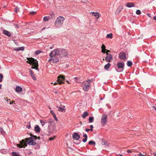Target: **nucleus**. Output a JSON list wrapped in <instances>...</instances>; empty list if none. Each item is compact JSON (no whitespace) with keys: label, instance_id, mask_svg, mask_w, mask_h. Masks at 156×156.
<instances>
[{"label":"nucleus","instance_id":"1","mask_svg":"<svg viewBox=\"0 0 156 156\" xmlns=\"http://www.w3.org/2000/svg\"><path fill=\"white\" fill-rule=\"evenodd\" d=\"M30 137L28 138H26L25 140L23 139L20 141V144H17L16 145L18 147L21 148L23 147H25L27 146V144H28L30 145H34L36 144V143L34 142L35 139H38V140L40 139L39 136L37 137L36 136L33 135L32 134H30Z\"/></svg>","mask_w":156,"mask_h":156},{"label":"nucleus","instance_id":"2","mask_svg":"<svg viewBox=\"0 0 156 156\" xmlns=\"http://www.w3.org/2000/svg\"><path fill=\"white\" fill-rule=\"evenodd\" d=\"M60 48L55 49L53 50L49 55L50 59L48 62H50L51 65L56 63L59 61L58 58H60Z\"/></svg>","mask_w":156,"mask_h":156},{"label":"nucleus","instance_id":"3","mask_svg":"<svg viewBox=\"0 0 156 156\" xmlns=\"http://www.w3.org/2000/svg\"><path fill=\"white\" fill-rule=\"evenodd\" d=\"M27 59L28 61L27 62L32 66L31 67L32 69H35L37 70L38 69V62L36 60H35L32 58H27Z\"/></svg>","mask_w":156,"mask_h":156},{"label":"nucleus","instance_id":"4","mask_svg":"<svg viewBox=\"0 0 156 156\" xmlns=\"http://www.w3.org/2000/svg\"><path fill=\"white\" fill-rule=\"evenodd\" d=\"M64 20V18L62 16L58 17L55 23V25L57 27H61L63 23Z\"/></svg>","mask_w":156,"mask_h":156},{"label":"nucleus","instance_id":"5","mask_svg":"<svg viewBox=\"0 0 156 156\" xmlns=\"http://www.w3.org/2000/svg\"><path fill=\"white\" fill-rule=\"evenodd\" d=\"M65 76L64 75H60L57 77V80L56 82L54 83V85H56L57 84L60 85L64 83Z\"/></svg>","mask_w":156,"mask_h":156},{"label":"nucleus","instance_id":"6","mask_svg":"<svg viewBox=\"0 0 156 156\" xmlns=\"http://www.w3.org/2000/svg\"><path fill=\"white\" fill-rule=\"evenodd\" d=\"M81 86L83 89L85 91H87L90 89V84L89 83H87L86 82H83L81 83Z\"/></svg>","mask_w":156,"mask_h":156},{"label":"nucleus","instance_id":"7","mask_svg":"<svg viewBox=\"0 0 156 156\" xmlns=\"http://www.w3.org/2000/svg\"><path fill=\"white\" fill-rule=\"evenodd\" d=\"M107 115L106 114L103 115L101 117V123L102 125L106 124L107 121Z\"/></svg>","mask_w":156,"mask_h":156},{"label":"nucleus","instance_id":"8","mask_svg":"<svg viewBox=\"0 0 156 156\" xmlns=\"http://www.w3.org/2000/svg\"><path fill=\"white\" fill-rule=\"evenodd\" d=\"M60 57L63 56H67L68 53L65 49L60 48Z\"/></svg>","mask_w":156,"mask_h":156},{"label":"nucleus","instance_id":"9","mask_svg":"<svg viewBox=\"0 0 156 156\" xmlns=\"http://www.w3.org/2000/svg\"><path fill=\"white\" fill-rule=\"evenodd\" d=\"M117 67L119 69H120V70L118 71L119 72L121 71L123 69L124 67V63L123 62H119L117 64Z\"/></svg>","mask_w":156,"mask_h":156},{"label":"nucleus","instance_id":"10","mask_svg":"<svg viewBox=\"0 0 156 156\" xmlns=\"http://www.w3.org/2000/svg\"><path fill=\"white\" fill-rule=\"evenodd\" d=\"M119 57L121 59L125 60L126 58V55L123 52H121L119 54Z\"/></svg>","mask_w":156,"mask_h":156},{"label":"nucleus","instance_id":"11","mask_svg":"<svg viewBox=\"0 0 156 156\" xmlns=\"http://www.w3.org/2000/svg\"><path fill=\"white\" fill-rule=\"evenodd\" d=\"M107 56L105 58V60L107 61L110 62L113 59L112 55L110 54L107 53Z\"/></svg>","mask_w":156,"mask_h":156},{"label":"nucleus","instance_id":"12","mask_svg":"<svg viewBox=\"0 0 156 156\" xmlns=\"http://www.w3.org/2000/svg\"><path fill=\"white\" fill-rule=\"evenodd\" d=\"M73 137L74 139L78 140L80 138L79 135L78 133H74L73 135Z\"/></svg>","mask_w":156,"mask_h":156},{"label":"nucleus","instance_id":"13","mask_svg":"<svg viewBox=\"0 0 156 156\" xmlns=\"http://www.w3.org/2000/svg\"><path fill=\"white\" fill-rule=\"evenodd\" d=\"M22 88L19 86H17L16 87L15 89V91H16V92H17L18 93L22 91Z\"/></svg>","mask_w":156,"mask_h":156},{"label":"nucleus","instance_id":"14","mask_svg":"<svg viewBox=\"0 0 156 156\" xmlns=\"http://www.w3.org/2000/svg\"><path fill=\"white\" fill-rule=\"evenodd\" d=\"M30 74L31 75V76L32 77V79L34 80H36V78L35 77V76H34V74L33 73V71L30 69Z\"/></svg>","mask_w":156,"mask_h":156},{"label":"nucleus","instance_id":"15","mask_svg":"<svg viewBox=\"0 0 156 156\" xmlns=\"http://www.w3.org/2000/svg\"><path fill=\"white\" fill-rule=\"evenodd\" d=\"M3 33L7 36L9 37L11 35L10 33L6 30H4L3 32Z\"/></svg>","mask_w":156,"mask_h":156},{"label":"nucleus","instance_id":"16","mask_svg":"<svg viewBox=\"0 0 156 156\" xmlns=\"http://www.w3.org/2000/svg\"><path fill=\"white\" fill-rule=\"evenodd\" d=\"M122 6H120L118 7V8L117 9V10L115 12V14H118L121 11V10H122Z\"/></svg>","mask_w":156,"mask_h":156},{"label":"nucleus","instance_id":"17","mask_svg":"<svg viewBox=\"0 0 156 156\" xmlns=\"http://www.w3.org/2000/svg\"><path fill=\"white\" fill-rule=\"evenodd\" d=\"M126 6L128 7H131L134 6V4L133 3H128L126 4Z\"/></svg>","mask_w":156,"mask_h":156},{"label":"nucleus","instance_id":"18","mask_svg":"<svg viewBox=\"0 0 156 156\" xmlns=\"http://www.w3.org/2000/svg\"><path fill=\"white\" fill-rule=\"evenodd\" d=\"M101 52L104 53H105V51L106 50L105 49V46L103 44L102 45L101 47Z\"/></svg>","mask_w":156,"mask_h":156},{"label":"nucleus","instance_id":"19","mask_svg":"<svg viewBox=\"0 0 156 156\" xmlns=\"http://www.w3.org/2000/svg\"><path fill=\"white\" fill-rule=\"evenodd\" d=\"M88 115H89L88 113L87 112H85L82 115V117L83 118L85 119L86 117L88 116Z\"/></svg>","mask_w":156,"mask_h":156},{"label":"nucleus","instance_id":"20","mask_svg":"<svg viewBox=\"0 0 156 156\" xmlns=\"http://www.w3.org/2000/svg\"><path fill=\"white\" fill-rule=\"evenodd\" d=\"M83 136V137H84V139H83L82 141L83 142L85 143L87 140V135L86 134H84Z\"/></svg>","mask_w":156,"mask_h":156},{"label":"nucleus","instance_id":"21","mask_svg":"<svg viewBox=\"0 0 156 156\" xmlns=\"http://www.w3.org/2000/svg\"><path fill=\"white\" fill-rule=\"evenodd\" d=\"M40 122L42 126H43L45 124L47 123L46 121L42 120H40Z\"/></svg>","mask_w":156,"mask_h":156},{"label":"nucleus","instance_id":"22","mask_svg":"<svg viewBox=\"0 0 156 156\" xmlns=\"http://www.w3.org/2000/svg\"><path fill=\"white\" fill-rule=\"evenodd\" d=\"M35 131L37 133L40 131V128L38 125H37L36 126H35Z\"/></svg>","mask_w":156,"mask_h":156},{"label":"nucleus","instance_id":"23","mask_svg":"<svg viewBox=\"0 0 156 156\" xmlns=\"http://www.w3.org/2000/svg\"><path fill=\"white\" fill-rule=\"evenodd\" d=\"M111 66V64L110 63H108L107 64L105 65L104 66V69H108L109 68H110Z\"/></svg>","mask_w":156,"mask_h":156},{"label":"nucleus","instance_id":"24","mask_svg":"<svg viewBox=\"0 0 156 156\" xmlns=\"http://www.w3.org/2000/svg\"><path fill=\"white\" fill-rule=\"evenodd\" d=\"M91 13H92L93 15L97 18H98L99 17V16L98 13L92 12Z\"/></svg>","mask_w":156,"mask_h":156},{"label":"nucleus","instance_id":"25","mask_svg":"<svg viewBox=\"0 0 156 156\" xmlns=\"http://www.w3.org/2000/svg\"><path fill=\"white\" fill-rule=\"evenodd\" d=\"M51 112L52 114V115H53V117L55 118V119L56 121H57L58 119L56 117V115H55V113L52 111H51Z\"/></svg>","mask_w":156,"mask_h":156},{"label":"nucleus","instance_id":"26","mask_svg":"<svg viewBox=\"0 0 156 156\" xmlns=\"http://www.w3.org/2000/svg\"><path fill=\"white\" fill-rule=\"evenodd\" d=\"M133 63L132 62L130 61H128L127 62V65L129 67H130L132 65Z\"/></svg>","mask_w":156,"mask_h":156},{"label":"nucleus","instance_id":"27","mask_svg":"<svg viewBox=\"0 0 156 156\" xmlns=\"http://www.w3.org/2000/svg\"><path fill=\"white\" fill-rule=\"evenodd\" d=\"M94 118L93 117H90L89 118V121L90 122H93Z\"/></svg>","mask_w":156,"mask_h":156},{"label":"nucleus","instance_id":"28","mask_svg":"<svg viewBox=\"0 0 156 156\" xmlns=\"http://www.w3.org/2000/svg\"><path fill=\"white\" fill-rule=\"evenodd\" d=\"M106 37L107 38L112 39V33H110L109 34H108L107 35Z\"/></svg>","mask_w":156,"mask_h":156},{"label":"nucleus","instance_id":"29","mask_svg":"<svg viewBox=\"0 0 156 156\" xmlns=\"http://www.w3.org/2000/svg\"><path fill=\"white\" fill-rule=\"evenodd\" d=\"M49 17L48 16H45L44 17L43 20L44 21H47L49 20Z\"/></svg>","mask_w":156,"mask_h":156},{"label":"nucleus","instance_id":"30","mask_svg":"<svg viewBox=\"0 0 156 156\" xmlns=\"http://www.w3.org/2000/svg\"><path fill=\"white\" fill-rule=\"evenodd\" d=\"M92 80L87 79L86 81H84V82H86L87 83H89L90 84V83L92 82Z\"/></svg>","mask_w":156,"mask_h":156},{"label":"nucleus","instance_id":"31","mask_svg":"<svg viewBox=\"0 0 156 156\" xmlns=\"http://www.w3.org/2000/svg\"><path fill=\"white\" fill-rule=\"evenodd\" d=\"M48 128H49L48 132L50 133H52L54 131V130L55 129V128H53V129L51 130L50 129V125H48Z\"/></svg>","mask_w":156,"mask_h":156},{"label":"nucleus","instance_id":"32","mask_svg":"<svg viewBox=\"0 0 156 156\" xmlns=\"http://www.w3.org/2000/svg\"><path fill=\"white\" fill-rule=\"evenodd\" d=\"M88 144L89 145H91V144H93L95 145V142L94 141L90 140L88 143Z\"/></svg>","mask_w":156,"mask_h":156},{"label":"nucleus","instance_id":"33","mask_svg":"<svg viewBox=\"0 0 156 156\" xmlns=\"http://www.w3.org/2000/svg\"><path fill=\"white\" fill-rule=\"evenodd\" d=\"M19 10V8L17 7H16L15 8V12H17Z\"/></svg>","mask_w":156,"mask_h":156},{"label":"nucleus","instance_id":"34","mask_svg":"<svg viewBox=\"0 0 156 156\" xmlns=\"http://www.w3.org/2000/svg\"><path fill=\"white\" fill-rule=\"evenodd\" d=\"M136 13L137 15H140L141 14V12L140 10H138L136 11Z\"/></svg>","mask_w":156,"mask_h":156},{"label":"nucleus","instance_id":"35","mask_svg":"<svg viewBox=\"0 0 156 156\" xmlns=\"http://www.w3.org/2000/svg\"><path fill=\"white\" fill-rule=\"evenodd\" d=\"M3 78V75L2 74H0V82L2 81V79Z\"/></svg>","mask_w":156,"mask_h":156},{"label":"nucleus","instance_id":"36","mask_svg":"<svg viewBox=\"0 0 156 156\" xmlns=\"http://www.w3.org/2000/svg\"><path fill=\"white\" fill-rule=\"evenodd\" d=\"M58 110L59 111L63 112L64 110L63 108L61 107H58Z\"/></svg>","mask_w":156,"mask_h":156},{"label":"nucleus","instance_id":"37","mask_svg":"<svg viewBox=\"0 0 156 156\" xmlns=\"http://www.w3.org/2000/svg\"><path fill=\"white\" fill-rule=\"evenodd\" d=\"M55 138V136H54L53 137H51L49 138V140L51 141L54 140Z\"/></svg>","mask_w":156,"mask_h":156},{"label":"nucleus","instance_id":"38","mask_svg":"<svg viewBox=\"0 0 156 156\" xmlns=\"http://www.w3.org/2000/svg\"><path fill=\"white\" fill-rule=\"evenodd\" d=\"M19 49H17V50H22L23 51L24 50V47H19Z\"/></svg>","mask_w":156,"mask_h":156},{"label":"nucleus","instance_id":"39","mask_svg":"<svg viewBox=\"0 0 156 156\" xmlns=\"http://www.w3.org/2000/svg\"><path fill=\"white\" fill-rule=\"evenodd\" d=\"M36 13V12H30V15H34Z\"/></svg>","mask_w":156,"mask_h":156},{"label":"nucleus","instance_id":"40","mask_svg":"<svg viewBox=\"0 0 156 156\" xmlns=\"http://www.w3.org/2000/svg\"><path fill=\"white\" fill-rule=\"evenodd\" d=\"M90 131H93V126L92 125H91L90 126Z\"/></svg>","mask_w":156,"mask_h":156},{"label":"nucleus","instance_id":"41","mask_svg":"<svg viewBox=\"0 0 156 156\" xmlns=\"http://www.w3.org/2000/svg\"><path fill=\"white\" fill-rule=\"evenodd\" d=\"M41 52V51H36L35 52V54H36V55H38V54H39V53H40Z\"/></svg>","mask_w":156,"mask_h":156},{"label":"nucleus","instance_id":"42","mask_svg":"<svg viewBox=\"0 0 156 156\" xmlns=\"http://www.w3.org/2000/svg\"><path fill=\"white\" fill-rule=\"evenodd\" d=\"M12 155H13V156H17V154L15 152H13L12 153Z\"/></svg>","mask_w":156,"mask_h":156},{"label":"nucleus","instance_id":"43","mask_svg":"<svg viewBox=\"0 0 156 156\" xmlns=\"http://www.w3.org/2000/svg\"><path fill=\"white\" fill-rule=\"evenodd\" d=\"M138 155L139 156H146V155L143 154H142L141 153H140V154H138Z\"/></svg>","mask_w":156,"mask_h":156},{"label":"nucleus","instance_id":"44","mask_svg":"<svg viewBox=\"0 0 156 156\" xmlns=\"http://www.w3.org/2000/svg\"><path fill=\"white\" fill-rule=\"evenodd\" d=\"M106 52H105V53H106L107 55V53H108V52H110V51L109 50H108L106 49Z\"/></svg>","mask_w":156,"mask_h":156},{"label":"nucleus","instance_id":"45","mask_svg":"<svg viewBox=\"0 0 156 156\" xmlns=\"http://www.w3.org/2000/svg\"><path fill=\"white\" fill-rule=\"evenodd\" d=\"M127 152L128 153H131L132 152V151L130 150H127Z\"/></svg>","mask_w":156,"mask_h":156},{"label":"nucleus","instance_id":"46","mask_svg":"<svg viewBox=\"0 0 156 156\" xmlns=\"http://www.w3.org/2000/svg\"><path fill=\"white\" fill-rule=\"evenodd\" d=\"M101 144L102 145H105V144H106V143H105V142L104 141H102L101 142Z\"/></svg>","mask_w":156,"mask_h":156},{"label":"nucleus","instance_id":"47","mask_svg":"<svg viewBox=\"0 0 156 156\" xmlns=\"http://www.w3.org/2000/svg\"><path fill=\"white\" fill-rule=\"evenodd\" d=\"M19 49V48H15L14 50H16V51H19V50H17L16 49Z\"/></svg>","mask_w":156,"mask_h":156},{"label":"nucleus","instance_id":"48","mask_svg":"<svg viewBox=\"0 0 156 156\" xmlns=\"http://www.w3.org/2000/svg\"><path fill=\"white\" fill-rule=\"evenodd\" d=\"M30 127H31V126H30V125H28L27 126V128L28 129L30 128Z\"/></svg>","mask_w":156,"mask_h":156},{"label":"nucleus","instance_id":"49","mask_svg":"<svg viewBox=\"0 0 156 156\" xmlns=\"http://www.w3.org/2000/svg\"><path fill=\"white\" fill-rule=\"evenodd\" d=\"M50 15H51L54 16V13H53V12H50Z\"/></svg>","mask_w":156,"mask_h":156},{"label":"nucleus","instance_id":"50","mask_svg":"<svg viewBox=\"0 0 156 156\" xmlns=\"http://www.w3.org/2000/svg\"><path fill=\"white\" fill-rule=\"evenodd\" d=\"M86 130L87 132H88L89 131H90V129H87V128H86Z\"/></svg>","mask_w":156,"mask_h":156},{"label":"nucleus","instance_id":"51","mask_svg":"<svg viewBox=\"0 0 156 156\" xmlns=\"http://www.w3.org/2000/svg\"><path fill=\"white\" fill-rule=\"evenodd\" d=\"M153 154L154 155L156 156V151L153 152Z\"/></svg>","mask_w":156,"mask_h":156},{"label":"nucleus","instance_id":"52","mask_svg":"<svg viewBox=\"0 0 156 156\" xmlns=\"http://www.w3.org/2000/svg\"><path fill=\"white\" fill-rule=\"evenodd\" d=\"M48 123L50 124H51V123H52V122L50 121V120H49L48 122Z\"/></svg>","mask_w":156,"mask_h":156},{"label":"nucleus","instance_id":"53","mask_svg":"<svg viewBox=\"0 0 156 156\" xmlns=\"http://www.w3.org/2000/svg\"><path fill=\"white\" fill-rule=\"evenodd\" d=\"M152 108L154 109L156 111V108L155 106H153Z\"/></svg>","mask_w":156,"mask_h":156},{"label":"nucleus","instance_id":"54","mask_svg":"<svg viewBox=\"0 0 156 156\" xmlns=\"http://www.w3.org/2000/svg\"><path fill=\"white\" fill-rule=\"evenodd\" d=\"M106 146H107V147H108V144L107 143H106V144H105Z\"/></svg>","mask_w":156,"mask_h":156},{"label":"nucleus","instance_id":"55","mask_svg":"<svg viewBox=\"0 0 156 156\" xmlns=\"http://www.w3.org/2000/svg\"><path fill=\"white\" fill-rule=\"evenodd\" d=\"M154 20H156V16H154Z\"/></svg>","mask_w":156,"mask_h":156},{"label":"nucleus","instance_id":"56","mask_svg":"<svg viewBox=\"0 0 156 156\" xmlns=\"http://www.w3.org/2000/svg\"><path fill=\"white\" fill-rule=\"evenodd\" d=\"M13 103H14V101H13L12 102H10V104H13Z\"/></svg>","mask_w":156,"mask_h":156},{"label":"nucleus","instance_id":"57","mask_svg":"<svg viewBox=\"0 0 156 156\" xmlns=\"http://www.w3.org/2000/svg\"><path fill=\"white\" fill-rule=\"evenodd\" d=\"M147 15L149 17H151V16H150V14H147Z\"/></svg>","mask_w":156,"mask_h":156},{"label":"nucleus","instance_id":"58","mask_svg":"<svg viewBox=\"0 0 156 156\" xmlns=\"http://www.w3.org/2000/svg\"><path fill=\"white\" fill-rule=\"evenodd\" d=\"M2 86V85L1 84H0V89H1Z\"/></svg>","mask_w":156,"mask_h":156},{"label":"nucleus","instance_id":"59","mask_svg":"<svg viewBox=\"0 0 156 156\" xmlns=\"http://www.w3.org/2000/svg\"><path fill=\"white\" fill-rule=\"evenodd\" d=\"M66 82H67L68 83H69V82L68 81H66Z\"/></svg>","mask_w":156,"mask_h":156},{"label":"nucleus","instance_id":"60","mask_svg":"<svg viewBox=\"0 0 156 156\" xmlns=\"http://www.w3.org/2000/svg\"><path fill=\"white\" fill-rule=\"evenodd\" d=\"M116 156H123V155H120V156L117 155Z\"/></svg>","mask_w":156,"mask_h":156},{"label":"nucleus","instance_id":"61","mask_svg":"<svg viewBox=\"0 0 156 156\" xmlns=\"http://www.w3.org/2000/svg\"><path fill=\"white\" fill-rule=\"evenodd\" d=\"M16 27H17V28H19V27H18V25H16Z\"/></svg>","mask_w":156,"mask_h":156},{"label":"nucleus","instance_id":"62","mask_svg":"<svg viewBox=\"0 0 156 156\" xmlns=\"http://www.w3.org/2000/svg\"><path fill=\"white\" fill-rule=\"evenodd\" d=\"M50 49H51L52 48V47H50Z\"/></svg>","mask_w":156,"mask_h":156},{"label":"nucleus","instance_id":"63","mask_svg":"<svg viewBox=\"0 0 156 156\" xmlns=\"http://www.w3.org/2000/svg\"><path fill=\"white\" fill-rule=\"evenodd\" d=\"M9 100H10V99H9V100H7V101H8V102L9 101Z\"/></svg>","mask_w":156,"mask_h":156},{"label":"nucleus","instance_id":"64","mask_svg":"<svg viewBox=\"0 0 156 156\" xmlns=\"http://www.w3.org/2000/svg\"><path fill=\"white\" fill-rule=\"evenodd\" d=\"M9 100H10V99H9V100H7V101H8V102L9 101Z\"/></svg>","mask_w":156,"mask_h":156}]
</instances>
